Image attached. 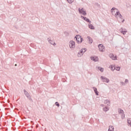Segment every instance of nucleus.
<instances>
[{"instance_id":"obj_27","label":"nucleus","mask_w":131,"mask_h":131,"mask_svg":"<svg viewBox=\"0 0 131 131\" xmlns=\"http://www.w3.org/2000/svg\"><path fill=\"white\" fill-rule=\"evenodd\" d=\"M115 69L117 70V71H119L120 70V67H117L115 68Z\"/></svg>"},{"instance_id":"obj_11","label":"nucleus","mask_w":131,"mask_h":131,"mask_svg":"<svg viewBox=\"0 0 131 131\" xmlns=\"http://www.w3.org/2000/svg\"><path fill=\"white\" fill-rule=\"evenodd\" d=\"M91 60H92V61H94V62H98V60H99V59L98 58V57L97 56L91 57Z\"/></svg>"},{"instance_id":"obj_23","label":"nucleus","mask_w":131,"mask_h":131,"mask_svg":"<svg viewBox=\"0 0 131 131\" xmlns=\"http://www.w3.org/2000/svg\"><path fill=\"white\" fill-rule=\"evenodd\" d=\"M108 110H109V108H108V107L107 106H105V107L103 108V111H104L105 112H107Z\"/></svg>"},{"instance_id":"obj_32","label":"nucleus","mask_w":131,"mask_h":131,"mask_svg":"<svg viewBox=\"0 0 131 131\" xmlns=\"http://www.w3.org/2000/svg\"><path fill=\"white\" fill-rule=\"evenodd\" d=\"M121 85H125V83L124 82H120Z\"/></svg>"},{"instance_id":"obj_28","label":"nucleus","mask_w":131,"mask_h":131,"mask_svg":"<svg viewBox=\"0 0 131 131\" xmlns=\"http://www.w3.org/2000/svg\"><path fill=\"white\" fill-rule=\"evenodd\" d=\"M82 41H83V38H82L81 36V38L80 39V42L79 43H81V42H82Z\"/></svg>"},{"instance_id":"obj_24","label":"nucleus","mask_w":131,"mask_h":131,"mask_svg":"<svg viewBox=\"0 0 131 131\" xmlns=\"http://www.w3.org/2000/svg\"><path fill=\"white\" fill-rule=\"evenodd\" d=\"M67 1L69 3V4H72V3L74 2V0H67Z\"/></svg>"},{"instance_id":"obj_9","label":"nucleus","mask_w":131,"mask_h":131,"mask_svg":"<svg viewBox=\"0 0 131 131\" xmlns=\"http://www.w3.org/2000/svg\"><path fill=\"white\" fill-rule=\"evenodd\" d=\"M109 57L112 60H116V59H117V57L116 56H114V54H110L109 55Z\"/></svg>"},{"instance_id":"obj_12","label":"nucleus","mask_w":131,"mask_h":131,"mask_svg":"<svg viewBox=\"0 0 131 131\" xmlns=\"http://www.w3.org/2000/svg\"><path fill=\"white\" fill-rule=\"evenodd\" d=\"M120 32H121V33H122V34H123L124 35L126 34V32H127V31H126V29L123 30V29L121 28L120 29Z\"/></svg>"},{"instance_id":"obj_8","label":"nucleus","mask_w":131,"mask_h":131,"mask_svg":"<svg viewBox=\"0 0 131 131\" xmlns=\"http://www.w3.org/2000/svg\"><path fill=\"white\" fill-rule=\"evenodd\" d=\"M81 17L82 18V19H83V20H84V21H86V22H88L90 24H91V23H92V21L91 20H90V19L86 18V17L81 16Z\"/></svg>"},{"instance_id":"obj_18","label":"nucleus","mask_w":131,"mask_h":131,"mask_svg":"<svg viewBox=\"0 0 131 131\" xmlns=\"http://www.w3.org/2000/svg\"><path fill=\"white\" fill-rule=\"evenodd\" d=\"M118 113L119 114H123L124 112H123V110H121V108H119Z\"/></svg>"},{"instance_id":"obj_31","label":"nucleus","mask_w":131,"mask_h":131,"mask_svg":"<svg viewBox=\"0 0 131 131\" xmlns=\"http://www.w3.org/2000/svg\"><path fill=\"white\" fill-rule=\"evenodd\" d=\"M125 84H126V83H128V79H126L125 80Z\"/></svg>"},{"instance_id":"obj_7","label":"nucleus","mask_w":131,"mask_h":131,"mask_svg":"<svg viewBox=\"0 0 131 131\" xmlns=\"http://www.w3.org/2000/svg\"><path fill=\"white\" fill-rule=\"evenodd\" d=\"M81 36L79 35H77L75 37V38L76 39V41H77V43H79L80 41V38H81Z\"/></svg>"},{"instance_id":"obj_13","label":"nucleus","mask_w":131,"mask_h":131,"mask_svg":"<svg viewBox=\"0 0 131 131\" xmlns=\"http://www.w3.org/2000/svg\"><path fill=\"white\" fill-rule=\"evenodd\" d=\"M94 92L95 93L96 96H98L99 95V92H98V90L97 89V88H96V87H93V88Z\"/></svg>"},{"instance_id":"obj_33","label":"nucleus","mask_w":131,"mask_h":131,"mask_svg":"<svg viewBox=\"0 0 131 131\" xmlns=\"http://www.w3.org/2000/svg\"><path fill=\"white\" fill-rule=\"evenodd\" d=\"M100 106H101V107H103V106H104V104H101Z\"/></svg>"},{"instance_id":"obj_6","label":"nucleus","mask_w":131,"mask_h":131,"mask_svg":"<svg viewBox=\"0 0 131 131\" xmlns=\"http://www.w3.org/2000/svg\"><path fill=\"white\" fill-rule=\"evenodd\" d=\"M98 48L99 49L100 52H104V49H105V46L102 45V44H99L98 45Z\"/></svg>"},{"instance_id":"obj_4","label":"nucleus","mask_w":131,"mask_h":131,"mask_svg":"<svg viewBox=\"0 0 131 131\" xmlns=\"http://www.w3.org/2000/svg\"><path fill=\"white\" fill-rule=\"evenodd\" d=\"M70 45V48L71 49H75V42L73 40H71L69 42Z\"/></svg>"},{"instance_id":"obj_20","label":"nucleus","mask_w":131,"mask_h":131,"mask_svg":"<svg viewBox=\"0 0 131 131\" xmlns=\"http://www.w3.org/2000/svg\"><path fill=\"white\" fill-rule=\"evenodd\" d=\"M115 10H117V9H116L115 7H113L112 8L111 13L113 14V15L114 12L115 13Z\"/></svg>"},{"instance_id":"obj_15","label":"nucleus","mask_w":131,"mask_h":131,"mask_svg":"<svg viewBox=\"0 0 131 131\" xmlns=\"http://www.w3.org/2000/svg\"><path fill=\"white\" fill-rule=\"evenodd\" d=\"M104 104H106L107 106H110V101L108 99L104 100Z\"/></svg>"},{"instance_id":"obj_16","label":"nucleus","mask_w":131,"mask_h":131,"mask_svg":"<svg viewBox=\"0 0 131 131\" xmlns=\"http://www.w3.org/2000/svg\"><path fill=\"white\" fill-rule=\"evenodd\" d=\"M96 69H98L101 72H103V71H104V69L101 68V67H97Z\"/></svg>"},{"instance_id":"obj_29","label":"nucleus","mask_w":131,"mask_h":131,"mask_svg":"<svg viewBox=\"0 0 131 131\" xmlns=\"http://www.w3.org/2000/svg\"><path fill=\"white\" fill-rule=\"evenodd\" d=\"M56 106H57V107H60V104L58 102H55Z\"/></svg>"},{"instance_id":"obj_34","label":"nucleus","mask_w":131,"mask_h":131,"mask_svg":"<svg viewBox=\"0 0 131 131\" xmlns=\"http://www.w3.org/2000/svg\"><path fill=\"white\" fill-rule=\"evenodd\" d=\"M31 123H33V121H31Z\"/></svg>"},{"instance_id":"obj_25","label":"nucleus","mask_w":131,"mask_h":131,"mask_svg":"<svg viewBox=\"0 0 131 131\" xmlns=\"http://www.w3.org/2000/svg\"><path fill=\"white\" fill-rule=\"evenodd\" d=\"M110 68L112 71H114V70H115V68L113 67L112 66H110Z\"/></svg>"},{"instance_id":"obj_19","label":"nucleus","mask_w":131,"mask_h":131,"mask_svg":"<svg viewBox=\"0 0 131 131\" xmlns=\"http://www.w3.org/2000/svg\"><path fill=\"white\" fill-rule=\"evenodd\" d=\"M89 28L90 29L94 30L95 29V27L92 24L89 25Z\"/></svg>"},{"instance_id":"obj_26","label":"nucleus","mask_w":131,"mask_h":131,"mask_svg":"<svg viewBox=\"0 0 131 131\" xmlns=\"http://www.w3.org/2000/svg\"><path fill=\"white\" fill-rule=\"evenodd\" d=\"M82 54L80 53V51L78 53V57H81Z\"/></svg>"},{"instance_id":"obj_14","label":"nucleus","mask_w":131,"mask_h":131,"mask_svg":"<svg viewBox=\"0 0 131 131\" xmlns=\"http://www.w3.org/2000/svg\"><path fill=\"white\" fill-rule=\"evenodd\" d=\"M80 53L82 54V55H83V54H84V53L86 52V48H83L80 51Z\"/></svg>"},{"instance_id":"obj_21","label":"nucleus","mask_w":131,"mask_h":131,"mask_svg":"<svg viewBox=\"0 0 131 131\" xmlns=\"http://www.w3.org/2000/svg\"><path fill=\"white\" fill-rule=\"evenodd\" d=\"M87 38L89 40L90 43H93V39H92V38H91L90 36H88Z\"/></svg>"},{"instance_id":"obj_35","label":"nucleus","mask_w":131,"mask_h":131,"mask_svg":"<svg viewBox=\"0 0 131 131\" xmlns=\"http://www.w3.org/2000/svg\"><path fill=\"white\" fill-rule=\"evenodd\" d=\"M15 66H17V64H15Z\"/></svg>"},{"instance_id":"obj_1","label":"nucleus","mask_w":131,"mask_h":131,"mask_svg":"<svg viewBox=\"0 0 131 131\" xmlns=\"http://www.w3.org/2000/svg\"><path fill=\"white\" fill-rule=\"evenodd\" d=\"M115 17L118 19H120L122 20V23L124 22V19H123V17H122V15H121V14H120V12L119 11H117L116 14H115Z\"/></svg>"},{"instance_id":"obj_10","label":"nucleus","mask_w":131,"mask_h":131,"mask_svg":"<svg viewBox=\"0 0 131 131\" xmlns=\"http://www.w3.org/2000/svg\"><path fill=\"white\" fill-rule=\"evenodd\" d=\"M47 40L49 41V43H50V45H52L53 46H55V45H56L55 42L54 41L51 40V39H50V38H48Z\"/></svg>"},{"instance_id":"obj_3","label":"nucleus","mask_w":131,"mask_h":131,"mask_svg":"<svg viewBox=\"0 0 131 131\" xmlns=\"http://www.w3.org/2000/svg\"><path fill=\"white\" fill-rule=\"evenodd\" d=\"M100 78L102 80V81H103V82H106V83H108L110 82V80H109V79H108L103 76H101Z\"/></svg>"},{"instance_id":"obj_17","label":"nucleus","mask_w":131,"mask_h":131,"mask_svg":"<svg viewBox=\"0 0 131 131\" xmlns=\"http://www.w3.org/2000/svg\"><path fill=\"white\" fill-rule=\"evenodd\" d=\"M108 131H114V127L113 126H110Z\"/></svg>"},{"instance_id":"obj_22","label":"nucleus","mask_w":131,"mask_h":131,"mask_svg":"<svg viewBox=\"0 0 131 131\" xmlns=\"http://www.w3.org/2000/svg\"><path fill=\"white\" fill-rule=\"evenodd\" d=\"M127 122H128V125H130V126H131V119L130 118H129L127 119Z\"/></svg>"},{"instance_id":"obj_30","label":"nucleus","mask_w":131,"mask_h":131,"mask_svg":"<svg viewBox=\"0 0 131 131\" xmlns=\"http://www.w3.org/2000/svg\"><path fill=\"white\" fill-rule=\"evenodd\" d=\"M125 116V115H124V114H123V113L122 114L121 118H122V119H123V118H124Z\"/></svg>"},{"instance_id":"obj_2","label":"nucleus","mask_w":131,"mask_h":131,"mask_svg":"<svg viewBox=\"0 0 131 131\" xmlns=\"http://www.w3.org/2000/svg\"><path fill=\"white\" fill-rule=\"evenodd\" d=\"M78 12L80 14L83 15V16H85L86 15V12L85 11V10L83 9V8H82L81 9L79 8Z\"/></svg>"},{"instance_id":"obj_5","label":"nucleus","mask_w":131,"mask_h":131,"mask_svg":"<svg viewBox=\"0 0 131 131\" xmlns=\"http://www.w3.org/2000/svg\"><path fill=\"white\" fill-rule=\"evenodd\" d=\"M24 94L25 95L26 97H27L28 99H29L30 101H32V99L31 98L30 95L29 93L26 91V90H24Z\"/></svg>"}]
</instances>
